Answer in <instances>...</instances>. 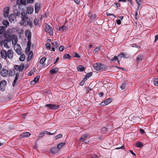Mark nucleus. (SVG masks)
<instances>
[{
	"label": "nucleus",
	"instance_id": "obj_1",
	"mask_svg": "<svg viewBox=\"0 0 158 158\" xmlns=\"http://www.w3.org/2000/svg\"><path fill=\"white\" fill-rule=\"evenodd\" d=\"M27 13L23 12L21 14L22 20L20 22V24L24 26H27L28 25L31 28L33 27L32 23L31 22H28L27 20L28 19V17L27 16Z\"/></svg>",
	"mask_w": 158,
	"mask_h": 158
},
{
	"label": "nucleus",
	"instance_id": "obj_2",
	"mask_svg": "<svg viewBox=\"0 0 158 158\" xmlns=\"http://www.w3.org/2000/svg\"><path fill=\"white\" fill-rule=\"evenodd\" d=\"M0 53L2 58L4 59H6L7 58L11 59L13 58L14 56L13 51L11 49H9L7 52L3 49L1 51Z\"/></svg>",
	"mask_w": 158,
	"mask_h": 158
},
{
	"label": "nucleus",
	"instance_id": "obj_3",
	"mask_svg": "<svg viewBox=\"0 0 158 158\" xmlns=\"http://www.w3.org/2000/svg\"><path fill=\"white\" fill-rule=\"evenodd\" d=\"M93 66L94 69L97 71H100L101 69L103 70L106 68L103 64L100 63H94Z\"/></svg>",
	"mask_w": 158,
	"mask_h": 158
},
{
	"label": "nucleus",
	"instance_id": "obj_4",
	"mask_svg": "<svg viewBox=\"0 0 158 158\" xmlns=\"http://www.w3.org/2000/svg\"><path fill=\"white\" fill-rule=\"evenodd\" d=\"M24 65L23 64H21L19 65H15L14 66V69L16 71H18L19 72H22L24 68Z\"/></svg>",
	"mask_w": 158,
	"mask_h": 158
},
{
	"label": "nucleus",
	"instance_id": "obj_5",
	"mask_svg": "<svg viewBox=\"0 0 158 158\" xmlns=\"http://www.w3.org/2000/svg\"><path fill=\"white\" fill-rule=\"evenodd\" d=\"M46 107H48L50 109L52 110H56L59 108V105L52 104H47L45 105Z\"/></svg>",
	"mask_w": 158,
	"mask_h": 158
},
{
	"label": "nucleus",
	"instance_id": "obj_6",
	"mask_svg": "<svg viewBox=\"0 0 158 158\" xmlns=\"http://www.w3.org/2000/svg\"><path fill=\"white\" fill-rule=\"evenodd\" d=\"M14 49L18 55H21V48L19 44H16V45L14 46Z\"/></svg>",
	"mask_w": 158,
	"mask_h": 158
},
{
	"label": "nucleus",
	"instance_id": "obj_7",
	"mask_svg": "<svg viewBox=\"0 0 158 158\" xmlns=\"http://www.w3.org/2000/svg\"><path fill=\"white\" fill-rule=\"evenodd\" d=\"M6 85V82L5 80H3L0 82V89L2 91L5 90V88Z\"/></svg>",
	"mask_w": 158,
	"mask_h": 158
},
{
	"label": "nucleus",
	"instance_id": "obj_8",
	"mask_svg": "<svg viewBox=\"0 0 158 158\" xmlns=\"http://www.w3.org/2000/svg\"><path fill=\"white\" fill-rule=\"evenodd\" d=\"M49 151L50 153L52 154H57L59 152V151L57 147H53L51 148Z\"/></svg>",
	"mask_w": 158,
	"mask_h": 158
},
{
	"label": "nucleus",
	"instance_id": "obj_9",
	"mask_svg": "<svg viewBox=\"0 0 158 158\" xmlns=\"http://www.w3.org/2000/svg\"><path fill=\"white\" fill-rule=\"evenodd\" d=\"M112 99L111 98H108L102 102L101 103V105L102 106H106L110 103L112 102Z\"/></svg>",
	"mask_w": 158,
	"mask_h": 158
},
{
	"label": "nucleus",
	"instance_id": "obj_10",
	"mask_svg": "<svg viewBox=\"0 0 158 158\" xmlns=\"http://www.w3.org/2000/svg\"><path fill=\"white\" fill-rule=\"evenodd\" d=\"M40 8V4L39 3H36L35 5V11L36 13H38Z\"/></svg>",
	"mask_w": 158,
	"mask_h": 158
},
{
	"label": "nucleus",
	"instance_id": "obj_11",
	"mask_svg": "<svg viewBox=\"0 0 158 158\" xmlns=\"http://www.w3.org/2000/svg\"><path fill=\"white\" fill-rule=\"evenodd\" d=\"M9 11V8L8 7H6L4 8L3 12V15L5 18H7L8 16Z\"/></svg>",
	"mask_w": 158,
	"mask_h": 158
},
{
	"label": "nucleus",
	"instance_id": "obj_12",
	"mask_svg": "<svg viewBox=\"0 0 158 158\" xmlns=\"http://www.w3.org/2000/svg\"><path fill=\"white\" fill-rule=\"evenodd\" d=\"M45 30L50 34H52L53 33L52 27L49 25L46 26L45 27Z\"/></svg>",
	"mask_w": 158,
	"mask_h": 158
},
{
	"label": "nucleus",
	"instance_id": "obj_13",
	"mask_svg": "<svg viewBox=\"0 0 158 158\" xmlns=\"http://www.w3.org/2000/svg\"><path fill=\"white\" fill-rule=\"evenodd\" d=\"M8 70L4 69H2L0 73L3 77L7 76L8 74Z\"/></svg>",
	"mask_w": 158,
	"mask_h": 158
},
{
	"label": "nucleus",
	"instance_id": "obj_14",
	"mask_svg": "<svg viewBox=\"0 0 158 158\" xmlns=\"http://www.w3.org/2000/svg\"><path fill=\"white\" fill-rule=\"evenodd\" d=\"M25 33L26 36L28 38L31 39V32L30 31L27 29L25 31Z\"/></svg>",
	"mask_w": 158,
	"mask_h": 158
},
{
	"label": "nucleus",
	"instance_id": "obj_15",
	"mask_svg": "<svg viewBox=\"0 0 158 158\" xmlns=\"http://www.w3.org/2000/svg\"><path fill=\"white\" fill-rule=\"evenodd\" d=\"M17 4L19 5H26V0H17L16 1Z\"/></svg>",
	"mask_w": 158,
	"mask_h": 158
},
{
	"label": "nucleus",
	"instance_id": "obj_16",
	"mask_svg": "<svg viewBox=\"0 0 158 158\" xmlns=\"http://www.w3.org/2000/svg\"><path fill=\"white\" fill-rule=\"evenodd\" d=\"M9 41L7 40H3V44L4 46L6 48H9L10 47V45H9L8 43Z\"/></svg>",
	"mask_w": 158,
	"mask_h": 158
},
{
	"label": "nucleus",
	"instance_id": "obj_17",
	"mask_svg": "<svg viewBox=\"0 0 158 158\" xmlns=\"http://www.w3.org/2000/svg\"><path fill=\"white\" fill-rule=\"evenodd\" d=\"M89 135L88 134L82 135L80 138V141L81 142H83L85 139L87 138L89 136Z\"/></svg>",
	"mask_w": 158,
	"mask_h": 158
},
{
	"label": "nucleus",
	"instance_id": "obj_18",
	"mask_svg": "<svg viewBox=\"0 0 158 158\" xmlns=\"http://www.w3.org/2000/svg\"><path fill=\"white\" fill-rule=\"evenodd\" d=\"M34 9L31 7H27V12L28 14H31L33 12Z\"/></svg>",
	"mask_w": 158,
	"mask_h": 158
},
{
	"label": "nucleus",
	"instance_id": "obj_19",
	"mask_svg": "<svg viewBox=\"0 0 158 158\" xmlns=\"http://www.w3.org/2000/svg\"><path fill=\"white\" fill-rule=\"evenodd\" d=\"M58 69L59 68H52L50 70V73L52 74L56 73V72L58 71Z\"/></svg>",
	"mask_w": 158,
	"mask_h": 158
},
{
	"label": "nucleus",
	"instance_id": "obj_20",
	"mask_svg": "<svg viewBox=\"0 0 158 158\" xmlns=\"http://www.w3.org/2000/svg\"><path fill=\"white\" fill-rule=\"evenodd\" d=\"M143 57L142 55H139L136 57V60L140 61L143 60Z\"/></svg>",
	"mask_w": 158,
	"mask_h": 158
},
{
	"label": "nucleus",
	"instance_id": "obj_21",
	"mask_svg": "<svg viewBox=\"0 0 158 158\" xmlns=\"http://www.w3.org/2000/svg\"><path fill=\"white\" fill-rule=\"evenodd\" d=\"M127 82L125 81H124V82L123 83L121 86H120V88H121V89H122V90H123L126 87H127Z\"/></svg>",
	"mask_w": 158,
	"mask_h": 158
},
{
	"label": "nucleus",
	"instance_id": "obj_22",
	"mask_svg": "<svg viewBox=\"0 0 158 158\" xmlns=\"http://www.w3.org/2000/svg\"><path fill=\"white\" fill-rule=\"evenodd\" d=\"M52 44L53 46L54 47L57 48L59 47L60 44L57 41H53L52 42Z\"/></svg>",
	"mask_w": 158,
	"mask_h": 158
},
{
	"label": "nucleus",
	"instance_id": "obj_23",
	"mask_svg": "<svg viewBox=\"0 0 158 158\" xmlns=\"http://www.w3.org/2000/svg\"><path fill=\"white\" fill-rule=\"evenodd\" d=\"M16 72L14 70H10L9 73V76H14L15 75V74Z\"/></svg>",
	"mask_w": 158,
	"mask_h": 158
},
{
	"label": "nucleus",
	"instance_id": "obj_24",
	"mask_svg": "<svg viewBox=\"0 0 158 158\" xmlns=\"http://www.w3.org/2000/svg\"><path fill=\"white\" fill-rule=\"evenodd\" d=\"M5 27L4 26H1L0 27V34H3L6 30Z\"/></svg>",
	"mask_w": 158,
	"mask_h": 158
},
{
	"label": "nucleus",
	"instance_id": "obj_25",
	"mask_svg": "<svg viewBox=\"0 0 158 158\" xmlns=\"http://www.w3.org/2000/svg\"><path fill=\"white\" fill-rule=\"evenodd\" d=\"M135 146L138 148H141L143 146V144L139 142H137L135 143Z\"/></svg>",
	"mask_w": 158,
	"mask_h": 158
},
{
	"label": "nucleus",
	"instance_id": "obj_26",
	"mask_svg": "<svg viewBox=\"0 0 158 158\" xmlns=\"http://www.w3.org/2000/svg\"><path fill=\"white\" fill-rule=\"evenodd\" d=\"M111 61L113 63L116 62L117 60L118 61V63H119V61L118 60V59L117 58V57L116 56H114L112 58L111 60Z\"/></svg>",
	"mask_w": 158,
	"mask_h": 158
},
{
	"label": "nucleus",
	"instance_id": "obj_27",
	"mask_svg": "<svg viewBox=\"0 0 158 158\" xmlns=\"http://www.w3.org/2000/svg\"><path fill=\"white\" fill-rule=\"evenodd\" d=\"M31 135V134L28 132H25L22 135V137H28Z\"/></svg>",
	"mask_w": 158,
	"mask_h": 158
},
{
	"label": "nucleus",
	"instance_id": "obj_28",
	"mask_svg": "<svg viewBox=\"0 0 158 158\" xmlns=\"http://www.w3.org/2000/svg\"><path fill=\"white\" fill-rule=\"evenodd\" d=\"M108 130V129L107 128L105 127H102L101 129V132L102 134H104L106 133Z\"/></svg>",
	"mask_w": 158,
	"mask_h": 158
},
{
	"label": "nucleus",
	"instance_id": "obj_29",
	"mask_svg": "<svg viewBox=\"0 0 158 158\" xmlns=\"http://www.w3.org/2000/svg\"><path fill=\"white\" fill-rule=\"evenodd\" d=\"M65 145V143H61L58 144L57 146L58 149L60 150Z\"/></svg>",
	"mask_w": 158,
	"mask_h": 158
},
{
	"label": "nucleus",
	"instance_id": "obj_30",
	"mask_svg": "<svg viewBox=\"0 0 158 158\" xmlns=\"http://www.w3.org/2000/svg\"><path fill=\"white\" fill-rule=\"evenodd\" d=\"M77 70L79 71H82L84 70V69L82 66L80 65L78 67Z\"/></svg>",
	"mask_w": 158,
	"mask_h": 158
},
{
	"label": "nucleus",
	"instance_id": "obj_31",
	"mask_svg": "<svg viewBox=\"0 0 158 158\" xmlns=\"http://www.w3.org/2000/svg\"><path fill=\"white\" fill-rule=\"evenodd\" d=\"M32 56H33V52L32 51H31L30 52V53L28 56V58H27L28 60H30L32 59Z\"/></svg>",
	"mask_w": 158,
	"mask_h": 158
},
{
	"label": "nucleus",
	"instance_id": "obj_32",
	"mask_svg": "<svg viewBox=\"0 0 158 158\" xmlns=\"http://www.w3.org/2000/svg\"><path fill=\"white\" fill-rule=\"evenodd\" d=\"M46 58L45 57H43L41 59L40 61V64H43L45 62L46 60Z\"/></svg>",
	"mask_w": 158,
	"mask_h": 158
},
{
	"label": "nucleus",
	"instance_id": "obj_33",
	"mask_svg": "<svg viewBox=\"0 0 158 158\" xmlns=\"http://www.w3.org/2000/svg\"><path fill=\"white\" fill-rule=\"evenodd\" d=\"M25 59V56L24 54L21 55L20 58H19V60L20 61H23Z\"/></svg>",
	"mask_w": 158,
	"mask_h": 158
},
{
	"label": "nucleus",
	"instance_id": "obj_34",
	"mask_svg": "<svg viewBox=\"0 0 158 158\" xmlns=\"http://www.w3.org/2000/svg\"><path fill=\"white\" fill-rule=\"evenodd\" d=\"M71 56L69 54H65L63 56V58L64 59H70Z\"/></svg>",
	"mask_w": 158,
	"mask_h": 158
},
{
	"label": "nucleus",
	"instance_id": "obj_35",
	"mask_svg": "<svg viewBox=\"0 0 158 158\" xmlns=\"http://www.w3.org/2000/svg\"><path fill=\"white\" fill-rule=\"evenodd\" d=\"M17 38L16 37L15 38L14 40H12V44L13 45H14V46L16 45V44H17Z\"/></svg>",
	"mask_w": 158,
	"mask_h": 158
},
{
	"label": "nucleus",
	"instance_id": "obj_36",
	"mask_svg": "<svg viewBox=\"0 0 158 158\" xmlns=\"http://www.w3.org/2000/svg\"><path fill=\"white\" fill-rule=\"evenodd\" d=\"M92 72H89L87 74L85 75V78L87 79V78H89L90 77H91L92 75Z\"/></svg>",
	"mask_w": 158,
	"mask_h": 158
},
{
	"label": "nucleus",
	"instance_id": "obj_37",
	"mask_svg": "<svg viewBox=\"0 0 158 158\" xmlns=\"http://www.w3.org/2000/svg\"><path fill=\"white\" fill-rule=\"evenodd\" d=\"M27 40H28V42L27 43V47H29V48L31 47V39H30L29 38H28Z\"/></svg>",
	"mask_w": 158,
	"mask_h": 158
},
{
	"label": "nucleus",
	"instance_id": "obj_38",
	"mask_svg": "<svg viewBox=\"0 0 158 158\" xmlns=\"http://www.w3.org/2000/svg\"><path fill=\"white\" fill-rule=\"evenodd\" d=\"M130 55L126 53H123V58L125 59L128 58L130 57Z\"/></svg>",
	"mask_w": 158,
	"mask_h": 158
},
{
	"label": "nucleus",
	"instance_id": "obj_39",
	"mask_svg": "<svg viewBox=\"0 0 158 158\" xmlns=\"http://www.w3.org/2000/svg\"><path fill=\"white\" fill-rule=\"evenodd\" d=\"M154 85L156 86H158V78L155 79L154 81Z\"/></svg>",
	"mask_w": 158,
	"mask_h": 158
},
{
	"label": "nucleus",
	"instance_id": "obj_40",
	"mask_svg": "<svg viewBox=\"0 0 158 158\" xmlns=\"http://www.w3.org/2000/svg\"><path fill=\"white\" fill-rule=\"evenodd\" d=\"M87 79L84 78L80 83L79 85H83L85 83V81H86Z\"/></svg>",
	"mask_w": 158,
	"mask_h": 158
},
{
	"label": "nucleus",
	"instance_id": "obj_41",
	"mask_svg": "<svg viewBox=\"0 0 158 158\" xmlns=\"http://www.w3.org/2000/svg\"><path fill=\"white\" fill-rule=\"evenodd\" d=\"M9 23V22L7 20L4 21L2 22L3 24L6 26V27H7V25Z\"/></svg>",
	"mask_w": 158,
	"mask_h": 158
},
{
	"label": "nucleus",
	"instance_id": "obj_42",
	"mask_svg": "<svg viewBox=\"0 0 158 158\" xmlns=\"http://www.w3.org/2000/svg\"><path fill=\"white\" fill-rule=\"evenodd\" d=\"M15 74H16V75H15V79L14 80L17 81V80L19 76V74L18 72H17Z\"/></svg>",
	"mask_w": 158,
	"mask_h": 158
},
{
	"label": "nucleus",
	"instance_id": "obj_43",
	"mask_svg": "<svg viewBox=\"0 0 158 158\" xmlns=\"http://www.w3.org/2000/svg\"><path fill=\"white\" fill-rule=\"evenodd\" d=\"M66 27L65 26H63L59 27V30H61V31H63L65 30L66 29Z\"/></svg>",
	"mask_w": 158,
	"mask_h": 158
},
{
	"label": "nucleus",
	"instance_id": "obj_44",
	"mask_svg": "<svg viewBox=\"0 0 158 158\" xmlns=\"http://www.w3.org/2000/svg\"><path fill=\"white\" fill-rule=\"evenodd\" d=\"M62 137V135L61 134H59L55 136L56 139H57L59 138H61Z\"/></svg>",
	"mask_w": 158,
	"mask_h": 158
},
{
	"label": "nucleus",
	"instance_id": "obj_45",
	"mask_svg": "<svg viewBox=\"0 0 158 158\" xmlns=\"http://www.w3.org/2000/svg\"><path fill=\"white\" fill-rule=\"evenodd\" d=\"M46 48L47 49L49 50L51 48V45L49 43H48L46 44Z\"/></svg>",
	"mask_w": 158,
	"mask_h": 158
},
{
	"label": "nucleus",
	"instance_id": "obj_46",
	"mask_svg": "<svg viewBox=\"0 0 158 158\" xmlns=\"http://www.w3.org/2000/svg\"><path fill=\"white\" fill-rule=\"evenodd\" d=\"M34 23L35 25H38L39 24V20L36 19H35L34 21Z\"/></svg>",
	"mask_w": 158,
	"mask_h": 158
},
{
	"label": "nucleus",
	"instance_id": "obj_47",
	"mask_svg": "<svg viewBox=\"0 0 158 158\" xmlns=\"http://www.w3.org/2000/svg\"><path fill=\"white\" fill-rule=\"evenodd\" d=\"M73 55L74 57L77 58H80V56L76 52H74L73 53Z\"/></svg>",
	"mask_w": 158,
	"mask_h": 158
},
{
	"label": "nucleus",
	"instance_id": "obj_48",
	"mask_svg": "<svg viewBox=\"0 0 158 158\" xmlns=\"http://www.w3.org/2000/svg\"><path fill=\"white\" fill-rule=\"evenodd\" d=\"M40 78V76H37L35 78L34 80L35 81V82H36L39 81V80Z\"/></svg>",
	"mask_w": 158,
	"mask_h": 158
},
{
	"label": "nucleus",
	"instance_id": "obj_49",
	"mask_svg": "<svg viewBox=\"0 0 158 158\" xmlns=\"http://www.w3.org/2000/svg\"><path fill=\"white\" fill-rule=\"evenodd\" d=\"M64 46H60L59 48V50L60 52H62V51H63L64 50Z\"/></svg>",
	"mask_w": 158,
	"mask_h": 158
},
{
	"label": "nucleus",
	"instance_id": "obj_50",
	"mask_svg": "<svg viewBox=\"0 0 158 158\" xmlns=\"http://www.w3.org/2000/svg\"><path fill=\"white\" fill-rule=\"evenodd\" d=\"M48 131H44L43 132H40V134L41 135H44V134H47L48 135Z\"/></svg>",
	"mask_w": 158,
	"mask_h": 158
},
{
	"label": "nucleus",
	"instance_id": "obj_51",
	"mask_svg": "<svg viewBox=\"0 0 158 158\" xmlns=\"http://www.w3.org/2000/svg\"><path fill=\"white\" fill-rule=\"evenodd\" d=\"M118 58H120V59L123 57V53H122L121 54H120L118 55Z\"/></svg>",
	"mask_w": 158,
	"mask_h": 158
},
{
	"label": "nucleus",
	"instance_id": "obj_52",
	"mask_svg": "<svg viewBox=\"0 0 158 158\" xmlns=\"http://www.w3.org/2000/svg\"><path fill=\"white\" fill-rule=\"evenodd\" d=\"M9 20L10 21H14V19L12 18V16L9 15L8 17Z\"/></svg>",
	"mask_w": 158,
	"mask_h": 158
},
{
	"label": "nucleus",
	"instance_id": "obj_53",
	"mask_svg": "<svg viewBox=\"0 0 158 158\" xmlns=\"http://www.w3.org/2000/svg\"><path fill=\"white\" fill-rule=\"evenodd\" d=\"M158 40V34L155 36V39L154 40V42H156Z\"/></svg>",
	"mask_w": 158,
	"mask_h": 158
},
{
	"label": "nucleus",
	"instance_id": "obj_54",
	"mask_svg": "<svg viewBox=\"0 0 158 158\" xmlns=\"http://www.w3.org/2000/svg\"><path fill=\"white\" fill-rule=\"evenodd\" d=\"M59 58H57L54 61V64H55L59 60Z\"/></svg>",
	"mask_w": 158,
	"mask_h": 158
},
{
	"label": "nucleus",
	"instance_id": "obj_55",
	"mask_svg": "<svg viewBox=\"0 0 158 158\" xmlns=\"http://www.w3.org/2000/svg\"><path fill=\"white\" fill-rule=\"evenodd\" d=\"M141 4H138V7L137 8V10L138 11L139 10H140L141 9Z\"/></svg>",
	"mask_w": 158,
	"mask_h": 158
},
{
	"label": "nucleus",
	"instance_id": "obj_56",
	"mask_svg": "<svg viewBox=\"0 0 158 158\" xmlns=\"http://www.w3.org/2000/svg\"><path fill=\"white\" fill-rule=\"evenodd\" d=\"M34 2V0H27L28 3H32Z\"/></svg>",
	"mask_w": 158,
	"mask_h": 158
},
{
	"label": "nucleus",
	"instance_id": "obj_57",
	"mask_svg": "<svg viewBox=\"0 0 158 158\" xmlns=\"http://www.w3.org/2000/svg\"><path fill=\"white\" fill-rule=\"evenodd\" d=\"M100 50V48L99 47L96 48L94 50V52H96L98 51H99Z\"/></svg>",
	"mask_w": 158,
	"mask_h": 158
},
{
	"label": "nucleus",
	"instance_id": "obj_58",
	"mask_svg": "<svg viewBox=\"0 0 158 158\" xmlns=\"http://www.w3.org/2000/svg\"><path fill=\"white\" fill-rule=\"evenodd\" d=\"M118 25H120L121 23V21L120 19H118L116 21Z\"/></svg>",
	"mask_w": 158,
	"mask_h": 158
},
{
	"label": "nucleus",
	"instance_id": "obj_59",
	"mask_svg": "<svg viewBox=\"0 0 158 158\" xmlns=\"http://www.w3.org/2000/svg\"><path fill=\"white\" fill-rule=\"evenodd\" d=\"M132 47H133L138 48V46L136 44H131Z\"/></svg>",
	"mask_w": 158,
	"mask_h": 158
},
{
	"label": "nucleus",
	"instance_id": "obj_60",
	"mask_svg": "<svg viewBox=\"0 0 158 158\" xmlns=\"http://www.w3.org/2000/svg\"><path fill=\"white\" fill-rule=\"evenodd\" d=\"M16 81L14 80V81L13 82L12 84V85L13 87H14L15 86Z\"/></svg>",
	"mask_w": 158,
	"mask_h": 158
},
{
	"label": "nucleus",
	"instance_id": "obj_61",
	"mask_svg": "<svg viewBox=\"0 0 158 158\" xmlns=\"http://www.w3.org/2000/svg\"><path fill=\"white\" fill-rule=\"evenodd\" d=\"M73 1L77 4H78L80 3V0H73Z\"/></svg>",
	"mask_w": 158,
	"mask_h": 158
},
{
	"label": "nucleus",
	"instance_id": "obj_62",
	"mask_svg": "<svg viewBox=\"0 0 158 158\" xmlns=\"http://www.w3.org/2000/svg\"><path fill=\"white\" fill-rule=\"evenodd\" d=\"M137 4H141V0H136Z\"/></svg>",
	"mask_w": 158,
	"mask_h": 158
},
{
	"label": "nucleus",
	"instance_id": "obj_63",
	"mask_svg": "<svg viewBox=\"0 0 158 158\" xmlns=\"http://www.w3.org/2000/svg\"><path fill=\"white\" fill-rule=\"evenodd\" d=\"M30 48L31 47L29 48V47H27L26 49V51L27 52H29L30 51Z\"/></svg>",
	"mask_w": 158,
	"mask_h": 158
},
{
	"label": "nucleus",
	"instance_id": "obj_64",
	"mask_svg": "<svg viewBox=\"0 0 158 158\" xmlns=\"http://www.w3.org/2000/svg\"><path fill=\"white\" fill-rule=\"evenodd\" d=\"M35 81L34 80H32L31 82V85H34L36 83Z\"/></svg>",
	"mask_w": 158,
	"mask_h": 158
}]
</instances>
